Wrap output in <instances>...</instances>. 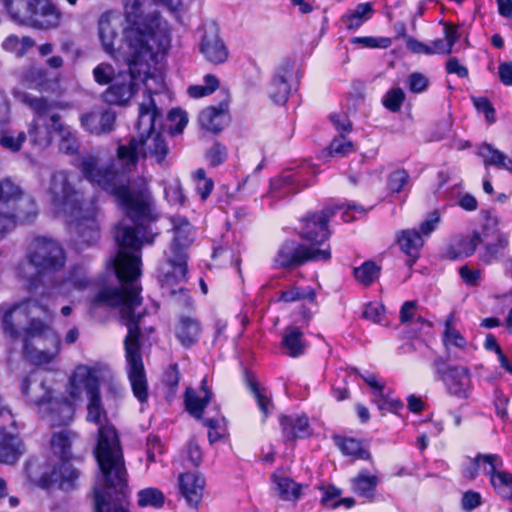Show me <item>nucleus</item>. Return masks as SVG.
<instances>
[{
	"mask_svg": "<svg viewBox=\"0 0 512 512\" xmlns=\"http://www.w3.org/2000/svg\"><path fill=\"white\" fill-rule=\"evenodd\" d=\"M112 195L124 219L114 229L118 246L111 266L120 286L104 287L92 298V308L119 307L120 320L127 327L124 339L127 377L134 397L144 404L149 398V386L141 354V324L145 309L136 311L142 304L141 286L138 284L141 249L153 244L159 234L156 222L159 215L147 185H96Z\"/></svg>",
	"mask_w": 512,
	"mask_h": 512,
	"instance_id": "f257e3e1",
	"label": "nucleus"
},
{
	"mask_svg": "<svg viewBox=\"0 0 512 512\" xmlns=\"http://www.w3.org/2000/svg\"><path fill=\"white\" fill-rule=\"evenodd\" d=\"M100 364H80L75 367L69 376L66 392L76 401L83 391L87 396V421L98 425L97 444L94 449L99 470L105 482L110 487H116L124 495L127 488V469L125 466L123 450L116 428L108 423L107 412L104 408L100 392Z\"/></svg>",
	"mask_w": 512,
	"mask_h": 512,
	"instance_id": "f03ea898",
	"label": "nucleus"
},
{
	"mask_svg": "<svg viewBox=\"0 0 512 512\" xmlns=\"http://www.w3.org/2000/svg\"><path fill=\"white\" fill-rule=\"evenodd\" d=\"M141 0H128L125 5L127 28L124 37L131 50V63L136 64V82H143L148 97L165 88L161 70L151 67L162 59L171 45L170 27L161 21L157 13L143 14Z\"/></svg>",
	"mask_w": 512,
	"mask_h": 512,
	"instance_id": "7ed1b4c3",
	"label": "nucleus"
},
{
	"mask_svg": "<svg viewBox=\"0 0 512 512\" xmlns=\"http://www.w3.org/2000/svg\"><path fill=\"white\" fill-rule=\"evenodd\" d=\"M0 315L3 332L12 340L21 336L18 329L20 321L16 323L18 317H31L23 335V356L30 363L37 366L49 364L58 356L61 351L59 334L37 317H52L47 306L42 305L37 299L30 298L13 305H0Z\"/></svg>",
	"mask_w": 512,
	"mask_h": 512,
	"instance_id": "20e7f679",
	"label": "nucleus"
},
{
	"mask_svg": "<svg viewBox=\"0 0 512 512\" xmlns=\"http://www.w3.org/2000/svg\"><path fill=\"white\" fill-rule=\"evenodd\" d=\"M50 193L53 204L70 219L77 249L96 244L100 239V227L95 199L86 200L83 193L74 188L65 171L52 175Z\"/></svg>",
	"mask_w": 512,
	"mask_h": 512,
	"instance_id": "39448f33",
	"label": "nucleus"
},
{
	"mask_svg": "<svg viewBox=\"0 0 512 512\" xmlns=\"http://www.w3.org/2000/svg\"><path fill=\"white\" fill-rule=\"evenodd\" d=\"M65 263V251L57 241L37 237L30 243L26 258L17 264L15 272L19 278L34 284V279L42 282L46 276L55 279Z\"/></svg>",
	"mask_w": 512,
	"mask_h": 512,
	"instance_id": "423d86ee",
	"label": "nucleus"
},
{
	"mask_svg": "<svg viewBox=\"0 0 512 512\" xmlns=\"http://www.w3.org/2000/svg\"><path fill=\"white\" fill-rule=\"evenodd\" d=\"M339 210H343L342 219L344 222H351L356 219V216L352 215V212L362 216L367 211L362 205L349 202L335 207H326L319 212L307 214L301 220V227L298 233L307 247L324 249L326 245H330L328 243L330 238L328 223L330 218Z\"/></svg>",
	"mask_w": 512,
	"mask_h": 512,
	"instance_id": "0eeeda50",
	"label": "nucleus"
},
{
	"mask_svg": "<svg viewBox=\"0 0 512 512\" xmlns=\"http://www.w3.org/2000/svg\"><path fill=\"white\" fill-rule=\"evenodd\" d=\"M36 214L35 201L24 195L18 185L9 179L0 182V238L18 223L30 222Z\"/></svg>",
	"mask_w": 512,
	"mask_h": 512,
	"instance_id": "6e6552de",
	"label": "nucleus"
},
{
	"mask_svg": "<svg viewBox=\"0 0 512 512\" xmlns=\"http://www.w3.org/2000/svg\"><path fill=\"white\" fill-rule=\"evenodd\" d=\"M332 257L330 245L314 249L292 239L285 240L278 248L273 266L277 269L293 270L310 262H328Z\"/></svg>",
	"mask_w": 512,
	"mask_h": 512,
	"instance_id": "1a4fd4ad",
	"label": "nucleus"
},
{
	"mask_svg": "<svg viewBox=\"0 0 512 512\" xmlns=\"http://www.w3.org/2000/svg\"><path fill=\"white\" fill-rule=\"evenodd\" d=\"M434 379L441 381L449 395L458 399H467L471 389V374L466 366L448 365L443 356L435 357L431 362Z\"/></svg>",
	"mask_w": 512,
	"mask_h": 512,
	"instance_id": "9d476101",
	"label": "nucleus"
},
{
	"mask_svg": "<svg viewBox=\"0 0 512 512\" xmlns=\"http://www.w3.org/2000/svg\"><path fill=\"white\" fill-rule=\"evenodd\" d=\"M158 282L160 284L162 294L167 296H175L180 294L184 297L186 305L191 304V298L187 294V290L183 287V283L187 281V259L175 256H166L165 262L158 270Z\"/></svg>",
	"mask_w": 512,
	"mask_h": 512,
	"instance_id": "9b49d317",
	"label": "nucleus"
},
{
	"mask_svg": "<svg viewBox=\"0 0 512 512\" xmlns=\"http://www.w3.org/2000/svg\"><path fill=\"white\" fill-rule=\"evenodd\" d=\"M40 467L41 465L37 460H29L25 464V474L31 483L41 488H49L59 480L60 488L68 490L73 488L74 482L80 476L79 470L74 468L69 461H63L60 465L59 478L55 469L52 472L44 471L38 474Z\"/></svg>",
	"mask_w": 512,
	"mask_h": 512,
	"instance_id": "f8f14e48",
	"label": "nucleus"
},
{
	"mask_svg": "<svg viewBox=\"0 0 512 512\" xmlns=\"http://www.w3.org/2000/svg\"><path fill=\"white\" fill-rule=\"evenodd\" d=\"M74 402L62 394L55 395L53 391L45 401L38 402L37 412L52 427L67 426L74 418Z\"/></svg>",
	"mask_w": 512,
	"mask_h": 512,
	"instance_id": "ddd939ff",
	"label": "nucleus"
},
{
	"mask_svg": "<svg viewBox=\"0 0 512 512\" xmlns=\"http://www.w3.org/2000/svg\"><path fill=\"white\" fill-rule=\"evenodd\" d=\"M315 175V170L308 164L301 166L297 171H286L279 177L270 181V195L274 199H282L288 195L296 194L304 187L312 184L311 177Z\"/></svg>",
	"mask_w": 512,
	"mask_h": 512,
	"instance_id": "4468645a",
	"label": "nucleus"
},
{
	"mask_svg": "<svg viewBox=\"0 0 512 512\" xmlns=\"http://www.w3.org/2000/svg\"><path fill=\"white\" fill-rule=\"evenodd\" d=\"M129 70L119 73L111 85L103 92L102 99L110 105H124L134 96L138 89L135 71H138L137 65L128 62Z\"/></svg>",
	"mask_w": 512,
	"mask_h": 512,
	"instance_id": "2eb2a0df",
	"label": "nucleus"
},
{
	"mask_svg": "<svg viewBox=\"0 0 512 512\" xmlns=\"http://www.w3.org/2000/svg\"><path fill=\"white\" fill-rule=\"evenodd\" d=\"M12 94L16 100L30 107L38 118L42 119L44 117H49V121L44 125V127H49L50 133L54 131L61 136L67 135V132L71 130L69 126H66L61 122L60 114L50 113L51 104L46 99L34 97L31 94L18 89H14Z\"/></svg>",
	"mask_w": 512,
	"mask_h": 512,
	"instance_id": "dca6fc26",
	"label": "nucleus"
},
{
	"mask_svg": "<svg viewBox=\"0 0 512 512\" xmlns=\"http://www.w3.org/2000/svg\"><path fill=\"white\" fill-rule=\"evenodd\" d=\"M100 473H102L100 471ZM129 486L125 489L124 495L116 487H110L101 474L100 483L94 487V509L95 512H128L126 505L129 497Z\"/></svg>",
	"mask_w": 512,
	"mask_h": 512,
	"instance_id": "f3484780",
	"label": "nucleus"
},
{
	"mask_svg": "<svg viewBox=\"0 0 512 512\" xmlns=\"http://www.w3.org/2000/svg\"><path fill=\"white\" fill-rule=\"evenodd\" d=\"M61 18V11L50 0H35L25 25L48 30L58 27Z\"/></svg>",
	"mask_w": 512,
	"mask_h": 512,
	"instance_id": "a211bd4d",
	"label": "nucleus"
},
{
	"mask_svg": "<svg viewBox=\"0 0 512 512\" xmlns=\"http://www.w3.org/2000/svg\"><path fill=\"white\" fill-rule=\"evenodd\" d=\"M200 52L205 59L213 64L224 63L229 55L228 49L219 36L216 24L204 25V33L200 42Z\"/></svg>",
	"mask_w": 512,
	"mask_h": 512,
	"instance_id": "6ab92c4d",
	"label": "nucleus"
},
{
	"mask_svg": "<svg viewBox=\"0 0 512 512\" xmlns=\"http://www.w3.org/2000/svg\"><path fill=\"white\" fill-rule=\"evenodd\" d=\"M138 138L150 136L159 130H163V113L157 107L153 97H147L139 105L138 120L136 123Z\"/></svg>",
	"mask_w": 512,
	"mask_h": 512,
	"instance_id": "aec40b11",
	"label": "nucleus"
},
{
	"mask_svg": "<svg viewBox=\"0 0 512 512\" xmlns=\"http://www.w3.org/2000/svg\"><path fill=\"white\" fill-rule=\"evenodd\" d=\"M294 62L290 59L283 61L275 72L268 88L270 99L278 105H284L291 93L289 79L293 75Z\"/></svg>",
	"mask_w": 512,
	"mask_h": 512,
	"instance_id": "412c9836",
	"label": "nucleus"
},
{
	"mask_svg": "<svg viewBox=\"0 0 512 512\" xmlns=\"http://www.w3.org/2000/svg\"><path fill=\"white\" fill-rule=\"evenodd\" d=\"M206 485L205 477L199 472H185L178 477L181 496L189 507L197 509L202 501Z\"/></svg>",
	"mask_w": 512,
	"mask_h": 512,
	"instance_id": "4be33fe9",
	"label": "nucleus"
},
{
	"mask_svg": "<svg viewBox=\"0 0 512 512\" xmlns=\"http://www.w3.org/2000/svg\"><path fill=\"white\" fill-rule=\"evenodd\" d=\"M21 393L38 409V402L45 401L53 392L51 387L47 385L45 376L37 371H31L27 376L22 379Z\"/></svg>",
	"mask_w": 512,
	"mask_h": 512,
	"instance_id": "5701e85b",
	"label": "nucleus"
},
{
	"mask_svg": "<svg viewBox=\"0 0 512 512\" xmlns=\"http://www.w3.org/2000/svg\"><path fill=\"white\" fill-rule=\"evenodd\" d=\"M82 127L93 135L110 133L114 129L116 113L111 109L91 111L80 118Z\"/></svg>",
	"mask_w": 512,
	"mask_h": 512,
	"instance_id": "b1692460",
	"label": "nucleus"
},
{
	"mask_svg": "<svg viewBox=\"0 0 512 512\" xmlns=\"http://www.w3.org/2000/svg\"><path fill=\"white\" fill-rule=\"evenodd\" d=\"M171 221L173 224L174 237L168 255L187 259L186 249L193 241L191 233L192 226L189 221L182 216H175Z\"/></svg>",
	"mask_w": 512,
	"mask_h": 512,
	"instance_id": "393cba45",
	"label": "nucleus"
},
{
	"mask_svg": "<svg viewBox=\"0 0 512 512\" xmlns=\"http://www.w3.org/2000/svg\"><path fill=\"white\" fill-rule=\"evenodd\" d=\"M482 238L483 242L481 244H483V247L478 254L480 261L486 265L499 261L509 245L508 236L495 229L492 238L488 239L486 228H484Z\"/></svg>",
	"mask_w": 512,
	"mask_h": 512,
	"instance_id": "a878e982",
	"label": "nucleus"
},
{
	"mask_svg": "<svg viewBox=\"0 0 512 512\" xmlns=\"http://www.w3.org/2000/svg\"><path fill=\"white\" fill-rule=\"evenodd\" d=\"M174 334L179 343L189 349L196 345L201 338V322L197 318L180 315L174 327Z\"/></svg>",
	"mask_w": 512,
	"mask_h": 512,
	"instance_id": "bb28decb",
	"label": "nucleus"
},
{
	"mask_svg": "<svg viewBox=\"0 0 512 512\" xmlns=\"http://www.w3.org/2000/svg\"><path fill=\"white\" fill-rule=\"evenodd\" d=\"M213 397L212 390L207 386V379L204 378L200 384V391L193 388H187L184 395L186 411L195 419H202L204 410L211 402Z\"/></svg>",
	"mask_w": 512,
	"mask_h": 512,
	"instance_id": "cd10ccee",
	"label": "nucleus"
},
{
	"mask_svg": "<svg viewBox=\"0 0 512 512\" xmlns=\"http://www.w3.org/2000/svg\"><path fill=\"white\" fill-rule=\"evenodd\" d=\"M279 424L286 441L303 439L311 434L309 419L305 414L281 415Z\"/></svg>",
	"mask_w": 512,
	"mask_h": 512,
	"instance_id": "c85d7f7f",
	"label": "nucleus"
},
{
	"mask_svg": "<svg viewBox=\"0 0 512 512\" xmlns=\"http://www.w3.org/2000/svg\"><path fill=\"white\" fill-rule=\"evenodd\" d=\"M350 482L352 491L358 497L370 503L375 501L376 489L380 483L377 475H372L368 470L362 469Z\"/></svg>",
	"mask_w": 512,
	"mask_h": 512,
	"instance_id": "c756f323",
	"label": "nucleus"
},
{
	"mask_svg": "<svg viewBox=\"0 0 512 512\" xmlns=\"http://www.w3.org/2000/svg\"><path fill=\"white\" fill-rule=\"evenodd\" d=\"M397 241L401 250L407 255L405 264L412 268L419 257V250L423 246L422 235L416 229L402 230Z\"/></svg>",
	"mask_w": 512,
	"mask_h": 512,
	"instance_id": "7c9ffc66",
	"label": "nucleus"
},
{
	"mask_svg": "<svg viewBox=\"0 0 512 512\" xmlns=\"http://www.w3.org/2000/svg\"><path fill=\"white\" fill-rule=\"evenodd\" d=\"M162 130L150 134V136H143L139 138L141 141V148L143 149V156L155 159L157 164H163L168 153L169 147L161 134Z\"/></svg>",
	"mask_w": 512,
	"mask_h": 512,
	"instance_id": "2f4dec72",
	"label": "nucleus"
},
{
	"mask_svg": "<svg viewBox=\"0 0 512 512\" xmlns=\"http://www.w3.org/2000/svg\"><path fill=\"white\" fill-rule=\"evenodd\" d=\"M281 348L287 356L292 358L305 354L307 345L302 330L296 326L286 327L283 331Z\"/></svg>",
	"mask_w": 512,
	"mask_h": 512,
	"instance_id": "473e14b6",
	"label": "nucleus"
},
{
	"mask_svg": "<svg viewBox=\"0 0 512 512\" xmlns=\"http://www.w3.org/2000/svg\"><path fill=\"white\" fill-rule=\"evenodd\" d=\"M23 453L24 447L20 438L0 430V463L14 464Z\"/></svg>",
	"mask_w": 512,
	"mask_h": 512,
	"instance_id": "72a5a7b5",
	"label": "nucleus"
},
{
	"mask_svg": "<svg viewBox=\"0 0 512 512\" xmlns=\"http://www.w3.org/2000/svg\"><path fill=\"white\" fill-rule=\"evenodd\" d=\"M482 464H490V469H483V473L488 476L494 469H499L503 466V460L497 454L478 453L475 458L471 459L469 464L463 468V476L466 479L474 480L478 476Z\"/></svg>",
	"mask_w": 512,
	"mask_h": 512,
	"instance_id": "f704fd0d",
	"label": "nucleus"
},
{
	"mask_svg": "<svg viewBox=\"0 0 512 512\" xmlns=\"http://www.w3.org/2000/svg\"><path fill=\"white\" fill-rule=\"evenodd\" d=\"M453 321L454 315L451 313L445 320V328L442 335V342L446 350V357L444 358L447 359V361L460 359L457 355H452V347L465 350L467 346L465 337L453 327Z\"/></svg>",
	"mask_w": 512,
	"mask_h": 512,
	"instance_id": "c9c22d12",
	"label": "nucleus"
},
{
	"mask_svg": "<svg viewBox=\"0 0 512 512\" xmlns=\"http://www.w3.org/2000/svg\"><path fill=\"white\" fill-rule=\"evenodd\" d=\"M333 441L343 455L353 456L361 460H372V455L370 451L364 447L362 440L335 435L333 436Z\"/></svg>",
	"mask_w": 512,
	"mask_h": 512,
	"instance_id": "e433bc0d",
	"label": "nucleus"
},
{
	"mask_svg": "<svg viewBox=\"0 0 512 512\" xmlns=\"http://www.w3.org/2000/svg\"><path fill=\"white\" fill-rule=\"evenodd\" d=\"M77 437V433L68 429L54 433L50 442L53 453L62 461H69L72 458L71 447Z\"/></svg>",
	"mask_w": 512,
	"mask_h": 512,
	"instance_id": "4c0bfd02",
	"label": "nucleus"
},
{
	"mask_svg": "<svg viewBox=\"0 0 512 512\" xmlns=\"http://www.w3.org/2000/svg\"><path fill=\"white\" fill-rule=\"evenodd\" d=\"M478 154L483 159L486 168L495 166L512 172V159L505 153L494 148L491 144L483 143L479 147Z\"/></svg>",
	"mask_w": 512,
	"mask_h": 512,
	"instance_id": "58836bf2",
	"label": "nucleus"
},
{
	"mask_svg": "<svg viewBox=\"0 0 512 512\" xmlns=\"http://www.w3.org/2000/svg\"><path fill=\"white\" fill-rule=\"evenodd\" d=\"M483 242L482 235L474 231L471 236L462 237L448 250L451 260L467 258L474 254L477 247Z\"/></svg>",
	"mask_w": 512,
	"mask_h": 512,
	"instance_id": "ea45409f",
	"label": "nucleus"
},
{
	"mask_svg": "<svg viewBox=\"0 0 512 512\" xmlns=\"http://www.w3.org/2000/svg\"><path fill=\"white\" fill-rule=\"evenodd\" d=\"M199 124L201 128L212 133H219L224 127L225 108L223 104L219 107H208L199 114Z\"/></svg>",
	"mask_w": 512,
	"mask_h": 512,
	"instance_id": "a19ab883",
	"label": "nucleus"
},
{
	"mask_svg": "<svg viewBox=\"0 0 512 512\" xmlns=\"http://www.w3.org/2000/svg\"><path fill=\"white\" fill-rule=\"evenodd\" d=\"M373 12L374 9L370 2L360 3L353 11L344 14L341 21L347 29L356 30L372 17Z\"/></svg>",
	"mask_w": 512,
	"mask_h": 512,
	"instance_id": "79ce46f5",
	"label": "nucleus"
},
{
	"mask_svg": "<svg viewBox=\"0 0 512 512\" xmlns=\"http://www.w3.org/2000/svg\"><path fill=\"white\" fill-rule=\"evenodd\" d=\"M35 0H4V6L10 18L25 25Z\"/></svg>",
	"mask_w": 512,
	"mask_h": 512,
	"instance_id": "37998d69",
	"label": "nucleus"
},
{
	"mask_svg": "<svg viewBox=\"0 0 512 512\" xmlns=\"http://www.w3.org/2000/svg\"><path fill=\"white\" fill-rule=\"evenodd\" d=\"M244 381L256 399L260 411L266 418L269 415V407L272 406L270 398L267 397L264 390L259 387L255 375L248 369L244 370Z\"/></svg>",
	"mask_w": 512,
	"mask_h": 512,
	"instance_id": "c03bdc74",
	"label": "nucleus"
},
{
	"mask_svg": "<svg viewBox=\"0 0 512 512\" xmlns=\"http://www.w3.org/2000/svg\"><path fill=\"white\" fill-rule=\"evenodd\" d=\"M64 284H70L76 289H82L89 284L86 269L83 265L75 264L70 267L68 277L66 279L58 280L56 277L52 280L51 286L53 288L61 287Z\"/></svg>",
	"mask_w": 512,
	"mask_h": 512,
	"instance_id": "a18cd8bd",
	"label": "nucleus"
},
{
	"mask_svg": "<svg viewBox=\"0 0 512 512\" xmlns=\"http://www.w3.org/2000/svg\"><path fill=\"white\" fill-rule=\"evenodd\" d=\"M316 299L315 290L310 287L290 286L287 289L281 290L277 301L284 303H294L301 300H308L314 302Z\"/></svg>",
	"mask_w": 512,
	"mask_h": 512,
	"instance_id": "49530a36",
	"label": "nucleus"
},
{
	"mask_svg": "<svg viewBox=\"0 0 512 512\" xmlns=\"http://www.w3.org/2000/svg\"><path fill=\"white\" fill-rule=\"evenodd\" d=\"M273 480L277 486L279 497L284 501H296L301 496L302 485L289 477L275 476Z\"/></svg>",
	"mask_w": 512,
	"mask_h": 512,
	"instance_id": "de8ad7c7",
	"label": "nucleus"
},
{
	"mask_svg": "<svg viewBox=\"0 0 512 512\" xmlns=\"http://www.w3.org/2000/svg\"><path fill=\"white\" fill-rule=\"evenodd\" d=\"M495 491L504 499H512V474L507 471H494L488 475Z\"/></svg>",
	"mask_w": 512,
	"mask_h": 512,
	"instance_id": "09e8293b",
	"label": "nucleus"
},
{
	"mask_svg": "<svg viewBox=\"0 0 512 512\" xmlns=\"http://www.w3.org/2000/svg\"><path fill=\"white\" fill-rule=\"evenodd\" d=\"M28 136L30 144L39 149L43 150L51 144L52 136L49 127L38 124L36 120H33L28 128Z\"/></svg>",
	"mask_w": 512,
	"mask_h": 512,
	"instance_id": "8fccbe9b",
	"label": "nucleus"
},
{
	"mask_svg": "<svg viewBox=\"0 0 512 512\" xmlns=\"http://www.w3.org/2000/svg\"><path fill=\"white\" fill-rule=\"evenodd\" d=\"M34 45L35 42L31 37L24 36L19 38L16 35L8 36L2 43L5 51L14 53L18 57L24 56Z\"/></svg>",
	"mask_w": 512,
	"mask_h": 512,
	"instance_id": "3c124183",
	"label": "nucleus"
},
{
	"mask_svg": "<svg viewBox=\"0 0 512 512\" xmlns=\"http://www.w3.org/2000/svg\"><path fill=\"white\" fill-rule=\"evenodd\" d=\"M137 497L138 505L142 508L153 507L158 509L163 507L165 502V495L163 492L154 487L140 490L137 494Z\"/></svg>",
	"mask_w": 512,
	"mask_h": 512,
	"instance_id": "603ef678",
	"label": "nucleus"
},
{
	"mask_svg": "<svg viewBox=\"0 0 512 512\" xmlns=\"http://www.w3.org/2000/svg\"><path fill=\"white\" fill-rule=\"evenodd\" d=\"M355 278L365 286L371 285L380 274V267L373 261H365L359 267L354 268Z\"/></svg>",
	"mask_w": 512,
	"mask_h": 512,
	"instance_id": "864d4df0",
	"label": "nucleus"
},
{
	"mask_svg": "<svg viewBox=\"0 0 512 512\" xmlns=\"http://www.w3.org/2000/svg\"><path fill=\"white\" fill-rule=\"evenodd\" d=\"M141 141L139 138L132 137L127 145H120L117 149L119 159L127 164L135 165L138 162Z\"/></svg>",
	"mask_w": 512,
	"mask_h": 512,
	"instance_id": "5fc2aeb1",
	"label": "nucleus"
},
{
	"mask_svg": "<svg viewBox=\"0 0 512 512\" xmlns=\"http://www.w3.org/2000/svg\"><path fill=\"white\" fill-rule=\"evenodd\" d=\"M117 36L118 34L111 26V23L101 17L99 20V37L106 52L112 53Z\"/></svg>",
	"mask_w": 512,
	"mask_h": 512,
	"instance_id": "6e6d98bb",
	"label": "nucleus"
},
{
	"mask_svg": "<svg viewBox=\"0 0 512 512\" xmlns=\"http://www.w3.org/2000/svg\"><path fill=\"white\" fill-rule=\"evenodd\" d=\"M318 489L322 492L320 504L328 509L338 508V500L342 494V490L334 485H321Z\"/></svg>",
	"mask_w": 512,
	"mask_h": 512,
	"instance_id": "4d7b16f0",
	"label": "nucleus"
},
{
	"mask_svg": "<svg viewBox=\"0 0 512 512\" xmlns=\"http://www.w3.org/2000/svg\"><path fill=\"white\" fill-rule=\"evenodd\" d=\"M410 176L405 169H397L389 174L387 186L392 193H400L409 184Z\"/></svg>",
	"mask_w": 512,
	"mask_h": 512,
	"instance_id": "13d9d810",
	"label": "nucleus"
},
{
	"mask_svg": "<svg viewBox=\"0 0 512 512\" xmlns=\"http://www.w3.org/2000/svg\"><path fill=\"white\" fill-rule=\"evenodd\" d=\"M471 101L478 113H481L485 116L486 121L489 124H493L496 122V110L492 105L491 101L484 96H472Z\"/></svg>",
	"mask_w": 512,
	"mask_h": 512,
	"instance_id": "bf43d9fd",
	"label": "nucleus"
},
{
	"mask_svg": "<svg viewBox=\"0 0 512 512\" xmlns=\"http://www.w3.org/2000/svg\"><path fill=\"white\" fill-rule=\"evenodd\" d=\"M194 181L197 193L200 195L202 200H206L213 190V180L206 177L205 170L200 168L194 173Z\"/></svg>",
	"mask_w": 512,
	"mask_h": 512,
	"instance_id": "052dcab7",
	"label": "nucleus"
},
{
	"mask_svg": "<svg viewBox=\"0 0 512 512\" xmlns=\"http://www.w3.org/2000/svg\"><path fill=\"white\" fill-rule=\"evenodd\" d=\"M227 156V147L219 142H214L206 152V159L212 167H218L223 164L226 161Z\"/></svg>",
	"mask_w": 512,
	"mask_h": 512,
	"instance_id": "680f3d73",
	"label": "nucleus"
},
{
	"mask_svg": "<svg viewBox=\"0 0 512 512\" xmlns=\"http://www.w3.org/2000/svg\"><path fill=\"white\" fill-rule=\"evenodd\" d=\"M404 99L405 94L403 90L401 88H393L386 93L382 102L389 111L397 112L400 110Z\"/></svg>",
	"mask_w": 512,
	"mask_h": 512,
	"instance_id": "e2e57ef3",
	"label": "nucleus"
},
{
	"mask_svg": "<svg viewBox=\"0 0 512 512\" xmlns=\"http://www.w3.org/2000/svg\"><path fill=\"white\" fill-rule=\"evenodd\" d=\"M167 120L171 123H176L174 127H169V132L172 135L181 133L188 123L186 112L179 108H173L167 115Z\"/></svg>",
	"mask_w": 512,
	"mask_h": 512,
	"instance_id": "0e129e2a",
	"label": "nucleus"
},
{
	"mask_svg": "<svg viewBox=\"0 0 512 512\" xmlns=\"http://www.w3.org/2000/svg\"><path fill=\"white\" fill-rule=\"evenodd\" d=\"M93 76L98 84L107 85L115 79L114 68L108 63H100L93 69Z\"/></svg>",
	"mask_w": 512,
	"mask_h": 512,
	"instance_id": "69168bd1",
	"label": "nucleus"
},
{
	"mask_svg": "<svg viewBox=\"0 0 512 512\" xmlns=\"http://www.w3.org/2000/svg\"><path fill=\"white\" fill-rule=\"evenodd\" d=\"M26 137L25 132H20L16 137L8 133H3L0 137V145L4 149L18 152L26 140Z\"/></svg>",
	"mask_w": 512,
	"mask_h": 512,
	"instance_id": "338daca9",
	"label": "nucleus"
},
{
	"mask_svg": "<svg viewBox=\"0 0 512 512\" xmlns=\"http://www.w3.org/2000/svg\"><path fill=\"white\" fill-rule=\"evenodd\" d=\"M374 402L381 411L397 412L403 408V403L400 399H390L382 391L379 395H375Z\"/></svg>",
	"mask_w": 512,
	"mask_h": 512,
	"instance_id": "774afa93",
	"label": "nucleus"
}]
</instances>
